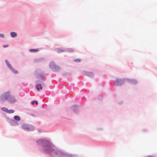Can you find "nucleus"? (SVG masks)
Wrapping results in <instances>:
<instances>
[{
  "label": "nucleus",
  "mask_w": 157,
  "mask_h": 157,
  "mask_svg": "<svg viewBox=\"0 0 157 157\" xmlns=\"http://www.w3.org/2000/svg\"><path fill=\"white\" fill-rule=\"evenodd\" d=\"M51 146L45 144L43 147V150L46 152L50 153L53 155H56L58 157H63L66 156L67 157H74V155L65 153L63 152L56 149H55L53 145L50 142Z\"/></svg>",
  "instance_id": "obj_1"
},
{
  "label": "nucleus",
  "mask_w": 157,
  "mask_h": 157,
  "mask_svg": "<svg viewBox=\"0 0 157 157\" xmlns=\"http://www.w3.org/2000/svg\"><path fill=\"white\" fill-rule=\"evenodd\" d=\"M0 100L2 101L7 100L10 102H14L16 101L14 97L11 95L9 91L5 92L0 96Z\"/></svg>",
  "instance_id": "obj_2"
},
{
  "label": "nucleus",
  "mask_w": 157,
  "mask_h": 157,
  "mask_svg": "<svg viewBox=\"0 0 157 157\" xmlns=\"http://www.w3.org/2000/svg\"><path fill=\"white\" fill-rule=\"evenodd\" d=\"M36 143L38 144L43 146V147L45 144H48L50 146H51L50 142L47 140H39L37 141Z\"/></svg>",
  "instance_id": "obj_3"
},
{
  "label": "nucleus",
  "mask_w": 157,
  "mask_h": 157,
  "mask_svg": "<svg viewBox=\"0 0 157 157\" xmlns=\"http://www.w3.org/2000/svg\"><path fill=\"white\" fill-rule=\"evenodd\" d=\"M50 67L55 71H58L59 69V67L55 65L53 62H51L49 64Z\"/></svg>",
  "instance_id": "obj_4"
},
{
  "label": "nucleus",
  "mask_w": 157,
  "mask_h": 157,
  "mask_svg": "<svg viewBox=\"0 0 157 157\" xmlns=\"http://www.w3.org/2000/svg\"><path fill=\"white\" fill-rule=\"evenodd\" d=\"M2 110L8 113H12L14 112V111L13 110H9L6 107H2Z\"/></svg>",
  "instance_id": "obj_5"
},
{
  "label": "nucleus",
  "mask_w": 157,
  "mask_h": 157,
  "mask_svg": "<svg viewBox=\"0 0 157 157\" xmlns=\"http://www.w3.org/2000/svg\"><path fill=\"white\" fill-rule=\"evenodd\" d=\"M22 128L26 131H30L31 130V128L29 127L25 124L23 125L22 126Z\"/></svg>",
  "instance_id": "obj_6"
},
{
  "label": "nucleus",
  "mask_w": 157,
  "mask_h": 157,
  "mask_svg": "<svg viewBox=\"0 0 157 157\" xmlns=\"http://www.w3.org/2000/svg\"><path fill=\"white\" fill-rule=\"evenodd\" d=\"M5 62L8 67L10 69L12 67V66H11L10 64L9 63V61L7 60H5Z\"/></svg>",
  "instance_id": "obj_7"
},
{
  "label": "nucleus",
  "mask_w": 157,
  "mask_h": 157,
  "mask_svg": "<svg viewBox=\"0 0 157 157\" xmlns=\"http://www.w3.org/2000/svg\"><path fill=\"white\" fill-rule=\"evenodd\" d=\"M39 50L38 49H30L29 51L32 52H36L39 51Z\"/></svg>",
  "instance_id": "obj_8"
},
{
  "label": "nucleus",
  "mask_w": 157,
  "mask_h": 157,
  "mask_svg": "<svg viewBox=\"0 0 157 157\" xmlns=\"http://www.w3.org/2000/svg\"><path fill=\"white\" fill-rule=\"evenodd\" d=\"M11 36L12 37H14L17 36V34L14 32H11L10 33Z\"/></svg>",
  "instance_id": "obj_9"
},
{
  "label": "nucleus",
  "mask_w": 157,
  "mask_h": 157,
  "mask_svg": "<svg viewBox=\"0 0 157 157\" xmlns=\"http://www.w3.org/2000/svg\"><path fill=\"white\" fill-rule=\"evenodd\" d=\"M36 89L38 90H39L40 89L42 90V87L41 85H38L36 86Z\"/></svg>",
  "instance_id": "obj_10"
},
{
  "label": "nucleus",
  "mask_w": 157,
  "mask_h": 157,
  "mask_svg": "<svg viewBox=\"0 0 157 157\" xmlns=\"http://www.w3.org/2000/svg\"><path fill=\"white\" fill-rule=\"evenodd\" d=\"M14 119L17 121H19L21 119L20 117L17 116H14Z\"/></svg>",
  "instance_id": "obj_11"
},
{
  "label": "nucleus",
  "mask_w": 157,
  "mask_h": 157,
  "mask_svg": "<svg viewBox=\"0 0 157 157\" xmlns=\"http://www.w3.org/2000/svg\"><path fill=\"white\" fill-rule=\"evenodd\" d=\"M10 69L12 71L13 73H14L15 74L17 73H18L17 71V70H15L13 68H12V67L11 68H10Z\"/></svg>",
  "instance_id": "obj_12"
},
{
  "label": "nucleus",
  "mask_w": 157,
  "mask_h": 157,
  "mask_svg": "<svg viewBox=\"0 0 157 157\" xmlns=\"http://www.w3.org/2000/svg\"><path fill=\"white\" fill-rule=\"evenodd\" d=\"M88 75L90 76V77L92 78L94 76V74L92 72H90L89 73Z\"/></svg>",
  "instance_id": "obj_13"
},
{
  "label": "nucleus",
  "mask_w": 157,
  "mask_h": 157,
  "mask_svg": "<svg viewBox=\"0 0 157 157\" xmlns=\"http://www.w3.org/2000/svg\"><path fill=\"white\" fill-rule=\"evenodd\" d=\"M34 103H35L36 105L38 104V102L36 101H33L32 102V104L33 105H34Z\"/></svg>",
  "instance_id": "obj_14"
},
{
  "label": "nucleus",
  "mask_w": 157,
  "mask_h": 157,
  "mask_svg": "<svg viewBox=\"0 0 157 157\" xmlns=\"http://www.w3.org/2000/svg\"><path fill=\"white\" fill-rule=\"evenodd\" d=\"M74 61L76 62H79L81 61V60L80 59H76L74 60Z\"/></svg>",
  "instance_id": "obj_15"
},
{
  "label": "nucleus",
  "mask_w": 157,
  "mask_h": 157,
  "mask_svg": "<svg viewBox=\"0 0 157 157\" xmlns=\"http://www.w3.org/2000/svg\"><path fill=\"white\" fill-rule=\"evenodd\" d=\"M4 35L3 34H0V37L4 38Z\"/></svg>",
  "instance_id": "obj_16"
},
{
  "label": "nucleus",
  "mask_w": 157,
  "mask_h": 157,
  "mask_svg": "<svg viewBox=\"0 0 157 157\" xmlns=\"http://www.w3.org/2000/svg\"><path fill=\"white\" fill-rule=\"evenodd\" d=\"M57 51L58 52H63V50L61 49H57Z\"/></svg>",
  "instance_id": "obj_17"
},
{
  "label": "nucleus",
  "mask_w": 157,
  "mask_h": 157,
  "mask_svg": "<svg viewBox=\"0 0 157 157\" xmlns=\"http://www.w3.org/2000/svg\"><path fill=\"white\" fill-rule=\"evenodd\" d=\"M119 82V81L118 80H116L115 81V83L116 84H117Z\"/></svg>",
  "instance_id": "obj_18"
},
{
  "label": "nucleus",
  "mask_w": 157,
  "mask_h": 157,
  "mask_svg": "<svg viewBox=\"0 0 157 157\" xmlns=\"http://www.w3.org/2000/svg\"><path fill=\"white\" fill-rule=\"evenodd\" d=\"M8 45H3V47H4V48L7 47H8Z\"/></svg>",
  "instance_id": "obj_19"
},
{
  "label": "nucleus",
  "mask_w": 157,
  "mask_h": 157,
  "mask_svg": "<svg viewBox=\"0 0 157 157\" xmlns=\"http://www.w3.org/2000/svg\"><path fill=\"white\" fill-rule=\"evenodd\" d=\"M147 157H154L153 156H148Z\"/></svg>",
  "instance_id": "obj_20"
}]
</instances>
